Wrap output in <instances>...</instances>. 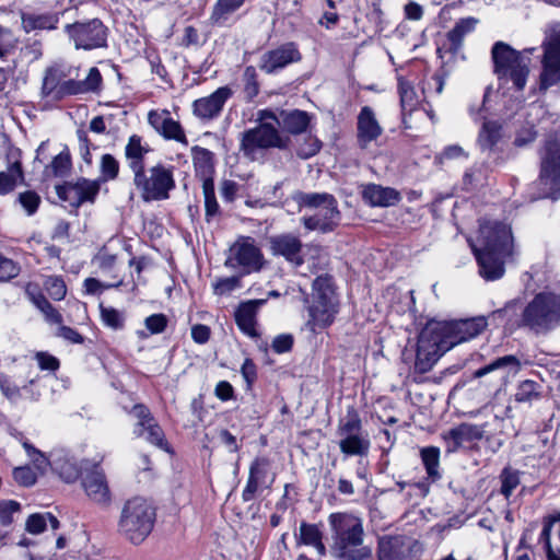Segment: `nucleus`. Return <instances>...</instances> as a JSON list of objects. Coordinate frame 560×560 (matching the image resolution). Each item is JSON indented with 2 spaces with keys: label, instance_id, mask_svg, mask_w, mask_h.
<instances>
[{
  "label": "nucleus",
  "instance_id": "nucleus-19",
  "mask_svg": "<svg viewBox=\"0 0 560 560\" xmlns=\"http://www.w3.org/2000/svg\"><path fill=\"white\" fill-rule=\"evenodd\" d=\"M98 191V182L85 178L57 187L58 197L68 201L74 208L80 207L84 202H93Z\"/></svg>",
  "mask_w": 560,
  "mask_h": 560
},
{
  "label": "nucleus",
  "instance_id": "nucleus-23",
  "mask_svg": "<svg viewBox=\"0 0 560 560\" xmlns=\"http://www.w3.org/2000/svg\"><path fill=\"white\" fill-rule=\"evenodd\" d=\"M259 117L262 120L270 119L284 131L292 135H300L306 131L311 121V116L300 109L281 110L278 116L273 112L265 109L259 110Z\"/></svg>",
  "mask_w": 560,
  "mask_h": 560
},
{
  "label": "nucleus",
  "instance_id": "nucleus-2",
  "mask_svg": "<svg viewBox=\"0 0 560 560\" xmlns=\"http://www.w3.org/2000/svg\"><path fill=\"white\" fill-rule=\"evenodd\" d=\"M328 523L331 529V555L339 560H369L372 548L364 545V527L360 517L349 513H332Z\"/></svg>",
  "mask_w": 560,
  "mask_h": 560
},
{
  "label": "nucleus",
  "instance_id": "nucleus-54",
  "mask_svg": "<svg viewBox=\"0 0 560 560\" xmlns=\"http://www.w3.org/2000/svg\"><path fill=\"white\" fill-rule=\"evenodd\" d=\"M501 492L509 498L520 483L518 474L510 468H504L501 474Z\"/></svg>",
  "mask_w": 560,
  "mask_h": 560
},
{
  "label": "nucleus",
  "instance_id": "nucleus-38",
  "mask_svg": "<svg viewBox=\"0 0 560 560\" xmlns=\"http://www.w3.org/2000/svg\"><path fill=\"white\" fill-rule=\"evenodd\" d=\"M192 162L196 173L202 176L203 180L211 178L213 173V153L208 149L194 147L192 148Z\"/></svg>",
  "mask_w": 560,
  "mask_h": 560
},
{
  "label": "nucleus",
  "instance_id": "nucleus-50",
  "mask_svg": "<svg viewBox=\"0 0 560 560\" xmlns=\"http://www.w3.org/2000/svg\"><path fill=\"white\" fill-rule=\"evenodd\" d=\"M171 113L166 109L163 110H150L148 114V121L150 126L162 136L165 131L168 121H171Z\"/></svg>",
  "mask_w": 560,
  "mask_h": 560
},
{
  "label": "nucleus",
  "instance_id": "nucleus-30",
  "mask_svg": "<svg viewBox=\"0 0 560 560\" xmlns=\"http://www.w3.org/2000/svg\"><path fill=\"white\" fill-rule=\"evenodd\" d=\"M266 300H249L240 304L235 311V322L238 328L248 336H256V314Z\"/></svg>",
  "mask_w": 560,
  "mask_h": 560
},
{
  "label": "nucleus",
  "instance_id": "nucleus-8",
  "mask_svg": "<svg viewBox=\"0 0 560 560\" xmlns=\"http://www.w3.org/2000/svg\"><path fill=\"white\" fill-rule=\"evenodd\" d=\"M312 298L307 325L311 330L316 331L331 325L338 312L337 296L330 277L319 276L314 280Z\"/></svg>",
  "mask_w": 560,
  "mask_h": 560
},
{
  "label": "nucleus",
  "instance_id": "nucleus-11",
  "mask_svg": "<svg viewBox=\"0 0 560 560\" xmlns=\"http://www.w3.org/2000/svg\"><path fill=\"white\" fill-rule=\"evenodd\" d=\"M539 184L542 186L539 198L556 199L560 194V138H549L541 151Z\"/></svg>",
  "mask_w": 560,
  "mask_h": 560
},
{
  "label": "nucleus",
  "instance_id": "nucleus-40",
  "mask_svg": "<svg viewBox=\"0 0 560 560\" xmlns=\"http://www.w3.org/2000/svg\"><path fill=\"white\" fill-rule=\"evenodd\" d=\"M294 200L303 207L315 208L316 210L327 205H331L336 199L332 195L327 192H296Z\"/></svg>",
  "mask_w": 560,
  "mask_h": 560
},
{
  "label": "nucleus",
  "instance_id": "nucleus-36",
  "mask_svg": "<svg viewBox=\"0 0 560 560\" xmlns=\"http://www.w3.org/2000/svg\"><path fill=\"white\" fill-rule=\"evenodd\" d=\"M58 22L57 14H22V27L26 33L35 30H55Z\"/></svg>",
  "mask_w": 560,
  "mask_h": 560
},
{
  "label": "nucleus",
  "instance_id": "nucleus-28",
  "mask_svg": "<svg viewBox=\"0 0 560 560\" xmlns=\"http://www.w3.org/2000/svg\"><path fill=\"white\" fill-rule=\"evenodd\" d=\"M410 548L400 536H385L380 538L377 546V560H407Z\"/></svg>",
  "mask_w": 560,
  "mask_h": 560
},
{
  "label": "nucleus",
  "instance_id": "nucleus-1",
  "mask_svg": "<svg viewBox=\"0 0 560 560\" xmlns=\"http://www.w3.org/2000/svg\"><path fill=\"white\" fill-rule=\"evenodd\" d=\"M479 265V273L489 281L504 275V265L514 254L511 226L499 221H480L475 240H468Z\"/></svg>",
  "mask_w": 560,
  "mask_h": 560
},
{
  "label": "nucleus",
  "instance_id": "nucleus-34",
  "mask_svg": "<svg viewBox=\"0 0 560 560\" xmlns=\"http://www.w3.org/2000/svg\"><path fill=\"white\" fill-rule=\"evenodd\" d=\"M398 94L404 116L411 114L417 109L421 101L420 94L416 91L410 81L405 80L404 78H398Z\"/></svg>",
  "mask_w": 560,
  "mask_h": 560
},
{
  "label": "nucleus",
  "instance_id": "nucleus-46",
  "mask_svg": "<svg viewBox=\"0 0 560 560\" xmlns=\"http://www.w3.org/2000/svg\"><path fill=\"white\" fill-rule=\"evenodd\" d=\"M22 446L38 472L44 475L50 467V460L48 457L28 441H24Z\"/></svg>",
  "mask_w": 560,
  "mask_h": 560
},
{
  "label": "nucleus",
  "instance_id": "nucleus-31",
  "mask_svg": "<svg viewBox=\"0 0 560 560\" xmlns=\"http://www.w3.org/2000/svg\"><path fill=\"white\" fill-rule=\"evenodd\" d=\"M363 199L373 207H390L396 205L399 199V192L394 188L382 187L371 184L364 187L362 191Z\"/></svg>",
  "mask_w": 560,
  "mask_h": 560
},
{
  "label": "nucleus",
  "instance_id": "nucleus-61",
  "mask_svg": "<svg viewBox=\"0 0 560 560\" xmlns=\"http://www.w3.org/2000/svg\"><path fill=\"white\" fill-rule=\"evenodd\" d=\"M16 39L12 31L5 26L0 25V57H4L13 49Z\"/></svg>",
  "mask_w": 560,
  "mask_h": 560
},
{
  "label": "nucleus",
  "instance_id": "nucleus-26",
  "mask_svg": "<svg viewBox=\"0 0 560 560\" xmlns=\"http://www.w3.org/2000/svg\"><path fill=\"white\" fill-rule=\"evenodd\" d=\"M86 495L95 503L106 505L110 502V491L104 472L100 469L86 474L82 479Z\"/></svg>",
  "mask_w": 560,
  "mask_h": 560
},
{
  "label": "nucleus",
  "instance_id": "nucleus-24",
  "mask_svg": "<svg viewBox=\"0 0 560 560\" xmlns=\"http://www.w3.org/2000/svg\"><path fill=\"white\" fill-rule=\"evenodd\" d=\"M302 220L305 229L310 231H319L322 233L334 231L340 221L337 200L331 202V205L317 209L314 214L304 217Z\"/></svg>",
  "mask_w": 560,
  "mask_h": 560
},
{
  "label": "nucleus",
  "instance_id": "nucleus-18",
  "mask_svg": "<svg viewBox=\"0 0 560 560\" xmlns=\"http://www.w3.org/2000/svg\"><path fill=\"white\" fill-rule=\"evenodd\" d=\"M130 415L137 419V423L133 429V433L137 436L144 438L151 444L162 450H166L167 443L165 442L164 433L145 406L135 405Z\"/></svg>",
  "mask_w": 560,
  "mask_h": 560
},
{
  "label": "nucleus",
  "instance_id": "nucleus-53",
  "mask_svg": "<svg viewBox=\"0 0 560 560\" xmlns=\"http://www.w3.org/2000/svg\"><path fill=\"white\" fill-rule=\"evenodd\" d=\"M119 163L112 154H104L101 159V174L105 180H113L118 176Z\"/></svg>",
  "mask_w": 560,
  "mask_h": 560
},
{
  "label": "nucleus",
  "instance_id": "nucleus-60",
  "mask_svg": "<svg viewBox=\"0 0 560 560\" xmlns=\"http://www.w3.org/2000/svg\"><path fill=\"white\" fill-rule=\"evenodd\" d=\"M20 510V503L13 500L0 501V523L9 525L12 522V514Z\"/></svg>",
  "mask_w": 560,
  "mask_h": 560
},
{
  "label": "nucleus",
  "instance_id": "nucleus-5",
  "mask_svg": "<svg viewBox=\"0 0 560 560\" xmlns=\"http://www.w3.org/2000/svg\"><path fill=\"white\" fill-rule=\"evenodd\" d=\"M520 327L535 335H546L560 325V296L540 292L530 300L521 314Z\"/></svg>",
  "mask_w": 560,
  "mask_h": 560
},
{
  "label": "nucleus",
  "instance_id": "nucleus-47",
  "mask_svg": "<svg viewBox=\"0 0 560 560\" xmlns=\"http://www.w3.org/2000/svg\"><path fill=\"white\" fill-rule=\"evenodd\" d=\"M444 440L446 442V447L448 452H455L464 443L470 442L463 423L447 431L444 434Z\"/></svg>",
  "mask_w": 560,
  "mask_h": 560
},
{
  "label": "nucleus",
  "instance_id": "nucleus-27",
  "mask_svg": "<svg viewBox=\"0 0 560 560\" xmlns=\"http://www.w3.org/2000/svg\"><path fill=\"white\" fill-rule=\"evenodd\" d=\"M548 560H560V514L545 521L539 535Z\"/></svg>",
  "mask_w": 560,
  "mask_h": 560
},
{
  "label": "nucleus",
  "instance_id": "nucleus-13",
  "mask_svg": "<svg viewBox=\"0 0 560 560\" xmlns=\"http://www.w3.org/2000/svg\"><path fill=\"white\" fill-rule=\"evenodd\" d=\"M65 33L73 42L75 49L92 50L106 46L107 27L98 19L67 24Z\"/></svg>",
  "mask_w": 560,
  "mask_h": 560
},
{
  "label": "nucleus",
  "instance_id": "nucleus-39",
  "mask_svg": "<svg viewBox=\"0 0 560 560\" xmlns=\"http://www.w3.org/2000/svg\"><path fill=\"white\" fill-rule=\"evenodd\" d=\"M501 126L495 121H485L479 132L478 142L483 151H491L501 139Z\"/></svg>",
  "mask_w": 560,
  "mask_h": 560
},
{
  "label": "nucleus",
  "instance_id": "nucleus-44",
  "mask_svg": "<svg viewBox=\"0 0 560 560\" xmlns=\"http://www.w3.org/2000/svg\"><path fill=\"white\" fill-rule=\"evenodd\" d=\"M31 300L35 304V306L45 315L47 322L51 324L62 323L61 314L48 302V300L44 295L32 294Z\"/></svg>",
  "mask_w": 560,
  "mask_h": 560
},
{
  "label": "nucleus",
  "instance_id": "nucleus-14",
  "mask_svg": "<svg viewBox=\"0 0 560 560\" xmlns=\"http://www.w3.org/2000/svg\"><path fill=\"white\" fill-rule=\"evenodd\" d=\"M521 366V361L516 355L508 354L499 357L476 370L474 377L482 378L490 376L489 382L498 387L495 390V394H498L505 389L508 384L518 374Z\"/></svg>",
  "mask_w": 560,
  "mask_h": 560
},
{
  "label": "nucleus",
  "instance_id": "nucleus-37",
  "mask_svg": "<svg viewBox=\"0 0 560 560\" xmlns=\"http://www.w3.org/2000/svg\"><path fill=\"white\" fill-rule=\"evenodd\" d=\"M478 20L475 18L460 19L454 27L447 33V38L451 42L452 49L458 50L462 47L465 36L476 28Z\"/></svg>",
  "mask_w": 560,
  "mask_h": 560
},
{
  "label": "nucleus",
  "instance_id": "nucleus-16",
  "mask_svg": "<svg viewBox=\"0 0 560 560\" xmlns=\"http://www.w3.org/2000/svg\"><path fill=\"white\" fill-rule=\"evenodd\" d=\"M448 349L478 336L486 328L483 318L432 323Z\"/></svg>",
  "mask_w": 560,
  "mask_h": 560
},
{
  "label": "nucleus",
  "instance_id": "nucleus-20",
  "mask_svg": "<svg viewBox=\"0 0 560 560\" xmlns=\"http://www.w3.org/2000/svg\"><path fill=\"white\" fill-rule=\"evenodd\" d=\"M301 58L298 46L290 42L266 51L260 58L259 68L266 73L271 74L290 63L300 61Z\"/></svg>",
  "mask_w": 560,
  "mask_h": 560
},
{
  "label": "nucleus",
  "instance_id": "nucleus-3",
  "mask_svg": "<svg viewBox=\"0 0 560 560\" xmlns=\"http://www.w3.org/2000/svg\"><path fill=\"white\" fill-rule=\"evenodd\" d=\"M69 72L61 65L48 67L43 77L40 94L43 97L61 100L66 96L98 93L102 86V74L96 67L89 70L84 80H65Z\"/></svg>",
  "mask_w": 560,
  "mask_h": 560
},
{
  "label": "nucleus",
  "instance_id": "nucleus-25",
  "mask_svg": "<svg viewBox=\"0 0 560 560\" xmlns=\"http://www.w3.org/2000/svg\"><path fill=\"white\" fill-rule=\"evenodd\" d=\"M357 130L358 143L362 149L368 148L371 142L375 141L383 133V128L370 106L361 108L358 115Z\"/></svg>",
  "mask_w": 560,
  "mask_h": 560
},
{
  "label": "nucleus",
  "instance_id": "nucleus-59",
  "mask_svg": "<svg viewBox=\"0 0 560 560\" xmlns=\"http://www.w3.org/2000/svg\"><path fill=\"white\" fill-rule=\"evenodd\" d=\"M13 478L19 485L24 487L33 486L36 482V475L28 466L14 468Z\"/></svg>",
  "mask_w": 560,
  "mask_h": 560
},
{
  "label": "nucleus",
  "instance_id": "nucleus-62",
  "mask_svg": "<svg viewBox=\"0 0 560 560\" xmlns=\"http://www.w3.org/2000/svg\"><path fill=\"white\" fill-rule=\"evenodd\" d=\"M144 325L151 334H160L166 328L167 318L164 314H152L145 318Z\"/></svg>",
  "mask_w": 560,
  "mask_h": 560
},
{
  "label": "nucleus",
  "instance_id": "nucleus-12",
  "mask_svg": "<svg viewBox=\"0 0 560 560\" xmlns=\"http://www.w3.org/2000/svg\"><path fill=\"white\" fill-rule=\"evenodd\" d=\"M448 350L433 324H428L419 335L415 369L419 373L429 372L439 358Z\"/></svg>",
  "mask_w": 560,
  "mask_h": 560
},
{
  "label": "nucleus",
  "instance_id": "nucleus-32",
  "mask_svg": "<svg viewBox=\"0 0 560 560\" xmlns=\"http://www.w3.org/2000/svg\"><path fill=\"white\" fill-rule=\"evenodd\" d=\"M149 152V145L142 142L140 136L132 135L129 137L125 147V158L132 174L144 167V156Z\"/></svg>",
  "mask_w": 560,
  "mask_h": 560
},
{
  "label": "nucleus",
  "instance_id": "nucleus-51",
  "mask_svg": "<svg viewBox=\"0 0 560 560\" xmlns=\"http://www.w3.org/2000/svg\"><path fill=\"white\" fill-rule=\"evenodd\" d=\"M44 287L49 296L56 301H60L66 296L67 288L60 277L51 276L45 280Z\"/></svg>",
  "mask_w": 560,
  "mask_h": 560
},
{
  "label": "nucleus",
  "instance_id": "nucleus-4",
  "mask_svg": "<svg viewBox=\"0 0 560 560\" xmlns=\"http://www.w3.org/2000/svg\"><path fill=\"white\" fill-rule=\"evenodd\" d=\"M534 50V48H527L518 51L504 42L494 43L491 57L494 73L499 80L512 82L516 90L522 91L526 86L530 73V55Z\"/></svg>",
  "mask_w": 560,
  "mask_h": 560
},
{
  "label": "nucleus",
  "instance_id": "nucleus-22",
  "mask_svg": "<svg viewBox=\"0 0 560 560\" xmlns=\"http://www.w3.org/2000/svg\"><path fill=\"white\" fill-rule=\"evenodd\" d=\"M269 245L273 256H281L295 267L304 264V245L298 236L291 233L275 235L269 238Z\"/></svg>",
  "mask_w": 560,
  "mask_h": 560
},
{
  "label": "nucleus",
  "instance_id": "nucleus-42",
  "mask_svg": "<svg viewBox=\"0 0 560 560\" xmlns=\"http://www.w3.org/2000/svg\"><path fill=\"white\" fill-rule=\"evenodd\" d=\"M540 386L532 380L523 381L518 384L514 395L517 402H532L540 397Z\"/></svg>",
  "mask_w": 560,
  "mask_h": 560
},
{
  "label": "nucleus",
  "instance_id": "nucleus-52",
  "mask_svg": "<svg viewBox=\"0 0 560 560\" xmlns=\"http://www.w3.org/2000/svg\"><path fill=\"white\" fill-rule=\"evenodd\" d=\"M0 388L3 395L10 400H18L23 397L22 390H26L27 386L20 387L15 382L9 377L0 375Z\"/></svg>",
  "mask_w": 560,
  "mask_h": 560
},
{
  "label": "nucleus",
  "instance_id": "nucleus-10",
  "mask_svg": "<svg viewBox=\"0 0 560 560\" xmlns=\"http://www.w3.org/2000/svg\"><path fill=\"white\" fill-rule=\"evenodd\" d=\"M336 434L339 438L340 452L347 456L368 455L371 441L369 433L363 430L359 413L352 408L340 419Z\"/></svg>",
  "mask_w": 560,
  "mask_h": 560
},
{
  "label": "nucleus",
  "instance_id": "nucleus-7",
  "mask_svg": "<svg viewBox=\"0 0 560 560\" xmlns=\"http://www.w3.org/2000/svg\"><path fill=\"white\" fill-rule=\"evenodd\" d=\"M133 185L144 202L166 200L176 187L174 166L158 163L142 167L133 173Z\"/></svg>",
  "mask_w": 560,
  "mask_h": 560
},
{
  "label": "nucleus",
  "instance_id": "nucleus-55",
  "mask_svg": "<svg viewBox=\"0 0 560 560\" xmlns=\"http://www.w3.org/2000/svg\"><path fill=\"white\" fill-rule=\"evenodd\" d=\"M162 137L167 140L177 141L184 144L185 147L188 145V140L184 129L182 128L180 124L174 120L173 118L171 119V121H168V125L165 131L163 132Z\"/></svg>",
  "mask_w": 560,
  "mask_h": 560
},
{
  "label": "nucleus",
  "instance_id": "nucleus-6",
  "mask_svg": "<svg viewBox=\"0 0 560 560\" xmlns=\"http://www.w3.org/2000/svg\"><path fill=\"white\" fill-rule=\"evenodd\" d=\"M154 522L155 509L152 504L142 497H133L121 509L118 529L130 542L137 545L149 536Z\"/></svg>",
  "mask_w": 560,
  "mask_h": 560
},
{
  "label": "nucleus",
  "instance_id": "nucleus-17",
  "mask_svg": "<svg viewBox=\"0 0 560 560\" xmlns=\"http://www.w3.org/2000/svg\"><path fill=\"white\" fill-rule=\"evenodd\" d=\"M264 255L249 237H243L231 247L228 260L232 267H240L244 273L259 271L264 266Z\"/></svg>",
  "mask_w": 560,
  "mask_h": 560
},
{
  "label": "nucleus",
  "instance_id": "nucleus-43",
  "mask_svg": "<svg viewBox=\"0 0 560 560\" xmlns=\"http://www.w3.org/2000/svg\"><path fill=\"white\" fill-rule=\"evenodd\" d=\"M421 458L425 466L428 475L433 478H440L439 465H440V450L435 446H428L421 450Z\"/></svg>",
  "mask_w": 560,
  "mask_h": 560
},
{
  "label": "nucleus",
  "instance_id": "nucleus-45",
  "mask_svg": "<svg viewBox=\"0 0 560 560\" xmlns=\"http://www.w3.org/2000/svg\"><path fill=\"white\" fill-rule=\"evenodd\" d=\"M202 190L205 196L206 218L209 221L219 212V205L214 194V184L212 178L203 180Z\"/></svg>",
  "mask_w": 560,
  "mask_h": 560
},
{
  "label": "nucleus",
  "instance_id": "nucleus-15",
  "mask_svg": "<svg viewBox=\"0 0 560 560\" xmlns=\"http://www.w3.org/2000/svg\"><path fill=\"white\" fill-rule=\"evenodd\" d=\"M539 90L546 92L560 82V32L549 34L542 43Z\"/></svg>",
  "mask_w": 560,
  "mask_h": 560
},
{
  "label": "nucleus",
  "instance_id": "nucleus-63",
  "mask_svg": "<svg viewBox=\"0 0 560 560\" xmlns=\"http://www.w3.org/2000/svg\"><path fill=\"white\" fill-rule=\"evenodd\" d=\"M26 530L33 535L40 534L46 528V515L35 513L28 516L25 524Z\"/></svg>",
  "mask_w": 560,
  "mask_h": 560
},
{
  "label": "nucleus",
  "instance_id": "nucleus-29",
  "mask_svg": "<svg viewBox=\"0 0 560 560\" xmlns=\"http://www.w3.org/2000/svg\"><path fill=\"white\" fill-rule=\"evenodd\" d=\"M268 471V460L256 458L249 467L247 483L242 492V499L249 502L255 499L258 490L265 485Z\"/></svg>",
  "mask_w": 560,
  "mask_h": 560
},
{
  "label": "nucleus",
  "instance_id": "nucleus-41",
  "mask_svg": "<svg viewBox=\"0 0 560 560\" xmlns=\"http://www.w3.org/2000/svg\"><path fill=\"white\" fill-rule=\"evenodd\" d=\"M24 178L20 162H14L5 172H0V195L12 191Z\"/></svg>",
  "mask_w": 560,
  "mask_h": 560
},
{
  "label": "nucleus",
  "instance_id": "nucleus-33",
  "mask_svg": "<svg viewBox=\"0 0 560 560\" xmlns=\"http://www.w3.org/2000/svg\"><path fill=\"white\" fill-rule=\"evenodd\" d=\"M298 545H305L313 547L319 557H325L327 553L326 546L323 542V533L315 524L302 522L296 536Z\"/></svg>",
  "mask_w": 560,
  "mask_h": 560
},
{
  "label": "nucleus",
  "instance_id": "nucleus-57",
  "mask_svg": "<svg viewBox=\"0 0 560 560\" xmlns=\"http://www.w3.org/2000/svg\"><path fill=\"white\" fill-rule=\"evenodd\" d=\"M18 200L28 215L34 214L40 203V197L31 190L21 192Z\"/></svg>",
  "mask_w": 560,
  "mask_h": 560
},
{
  "label": "nucleus",
  "instance_id": "nucleus-49",
  "mask_svg": "<svg viewBox=\"0 0 560 560\" xmlns=\"http://www.w3.org/2000/svg\"><path fill=\"white\" fill-rule=\"evenodd\" d=\"M101 308V317L103 323L112 328V329H121L124 327L125 317L121 312L113 307H105L103 305Z\"/></svg>",
  "mask_w": 560,
  "mask_h": 560
},
{
  "label": "nucleus",
  "instance_id": "nucleus-35",
  "mask_svg": "<svg viewBox=\"0 0 560 560\" xmlns=\"http://www.w3.org/2000/svg\"><path fill=\"white\" fill-rule=\"evenodd\" d=\"M244 2L245 0H217L210 14V22L213 25H224L229 18L236 12Z\"/></svg>",
  "mask_w": 560,
  "mask_h": 560
},
{
  "label": "nucleus",
  "instance_id": "nucleus-21",
  "mask_svg": "<svg viewBox=\"0 0 560 560\" xmlns=\"http://www.w3.org/2000/svg\"><path fill=\"white\" fill-rule=\"evenodd\" d=\"M233 95L230 86H221L208 96L200 97L192 103V113L201 120H212L217 118L226 101Z\"/></svg>",
  "mask_w": 560,
  "mask_h": 560
},
{
  "label": "nucleus",
  "instance_id": "nucleus-48",
  "mask_svg": "<svg viewBox=\"0 0 560 560\" xmlns=\"http://www.w3.org/2000/svg\"><path fill=\"white\" fill-rule=\"evenodd\" d=\"M71 167V159L68 152H60L54 158L45 170L47 175L65 176Z\"/></svg>",
  "mask_w": 560,
  "mask_h": 560
},
{
  "label": "nucleus",
  "instance_id": "nucleus-58",
  "mask_svg": "<svg viewBox=\"0 0 560 560\" xmlns=\"http://www.w3.org/2000/svg\"><path fill=\"white\" fill-rule=\"evenodd\" d=\"M256 70L254 67H247L244 72L245 86L244 92L246 96L252 100L257 96L259 92V84L256 78Z\"/></svg>",
  "mask_w": 560,
  "mask_h": 560
},
{
  "label": "nucleus",
  "instance_id": "nucleus-9",
  "mask_svg": "<svg viewBox=\"0 0 560 560\" xmlns=\"http://www.w3.org/2000/svg\"><path fill=\"white\" fill-rule=\"evenodd\" d=\"M259 125L242 133L241 150L246 158L255 161L261 156L262 151L275 149H287L289 138L280 135L277 125L270 119L257 118Z\"/></svg>",
  "mask_w": 560,
  "mask_h": 560
},
{
  "label": "nucleus",
  "instance_id": "nucleus-64",
  "mask_svg": "<svg viewBox=\"0 0 560 560\" xmlns=\"http://www.w3.org/2000/svg\"><path fill=\"white\" fill-rule=\"evenodd\" d=\"M240 287V278L238 277H229L220 279L214 284V293L218 295H223L232 292L236 288Z\"/></svg>",
  "mask_w": 560,
  "mask_h": 560
},
{
  "label": "nucleus",
  "instance_id": "nucleus-56",
  "mask_svg": "<svg viewBox=\"0 0 560 560\" xmlns=\"http://www.w3.org/2000/svg\"><path fill=\"white\" fill-rule=\"evenodd\" d=\"M20 266L0 254V281H9L20 273Z\"/></svg>",
  "mask_w": 560,
  "mask_h": 560
}]
</instances>
